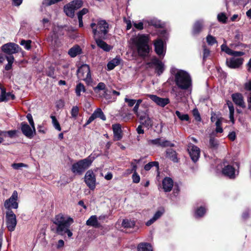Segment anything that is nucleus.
<instances>
[{"label":"nucleus","instance_id":"nucleus-15","mask_svg":"<svg viewBox=\"0 0 251 251\" xmlns=\"http://www.w3.org/2000/svg\"><path fill=\"white\" fill-rule=\"evenodd\" d=\"M188 151L192 161L194 162H197L200 156V149L196 146L190 144L188 147Z\"/></svg>","mask_w":251,"mask_h":251},{"label":"nucleus","instance_id":"nucleus-1","mask_svg":"<svg viewBox=\"0 0 251 251\" xmlns=\"http://www.w3.org/2000/svg\"><path fill=\"white\" fill-rule=\"evenodd\" d=\"M73 222V218L62 214L56 215L53 220V223L57 226L56 232L61 235L67 234L68 237H71L73 235L69 227Z\"/></svg>","mask_w":251,"mask_h":251},{"label":"nucleus","instance_id":"nucleus-14","mask_svg":"<svg viewBox=\"0 0 251 251\" xmlns=\"http://www.w3.org/2000/svg\"><path fill=\"white\" fill-rule=\"evenodd\" d=\"M19 48V46L17 44L14 43H8L1 47V50L3 52L11 55L17 53Z\"/></svg>","mask_w":251,"mask_h":251},{"label":"nucleus","instance_id":"nucleus-18","mask_svg":"<svg viewBox=\"0 0 251 251\" xmlns=\"http://www.w3.org/2000/svg\"><path fill=\"white\" fill-rule=\"evenodd\" d=\"M155 51L160 57H164L165 54V50L163 41L160 39H157L154 43Z\"/></svg>","mask_w":251,"mask_h":251},{"label":"nucleus","instance_id":"nucleus-51","mask_svg":"<svg viewBox=\"0 0 251 251\" xmlns=\"http://www.w3.org/2000/svg\"><path fill=\"white\" fill-rule=\"evenodd\" d=\"M221 50L226 53L228 55H230L231 53L232 50L229 49L226 44H224L222 45Z\"/></svg>","mask_w":251,"mask_h":251},{"label":"nucleus","instance_id":"nucleus-24","mask_svg":"<svg viewBox=\"0 0 251 251\" xmlns=\"http://www.w3.org/2000/svg\"><path fill=\"white\" fill-rule=\"evenodd\" d=\"M165 212V210L163 208H161L159 209H158L153 215L152 217L148 221L146 225L147 226H150L153 223H154L155 221H156L157 220L160 219L161 216L163 215V214Z\"/></svg>","mask_w":251,"mask_h":251},{"label":"nucleus","instance_id":"nucleus-13","mask_svg":"<svg viewBox=\"0 0 251 251\" xmlns=\"http://www.w3.org/2000/svg\"><path fill=\"white\" fill-rule=\"evenodd\" d=\"M224 167L222 169V173L224 175L230 178H234L236 176L235 168L231 165L228 164L227 162H223Z\"/></svg>","mask_w":251,"mask_h":251},{"label":"nucleus","instance_id":"nucleus-37","mask_svg":"<svg viewBox=\"0 0 251 251\" xmlns=\"http://www.w3.org/2000/svg\"><path fill=\"white\" fill-rule=\"evenodd\" d=\"M206 212V209L204 207L201 206L195 211V216L196 218H200L202 217Z\"/></svg>","mask_w":251,"mask_h":251},{"label":"nucleus","instance_id":"nucleus-7","mask_svg":"<svg viewBox=\"0 0 251 251\" xmlns=\"http://www.w3.org/2000/svg\"><path fill=\"white\" fill-rule=\"evenodd\" d=\"M18 195L17 191H14L11 196L4 202V207L9 210L11 209H17L18 208Z\"/></svg>","mask_w":251,"mask_h":251},{"label":"nucleus","instance_id":"nucleus-28","mask_svg":"<svg viewBox=\"0 0 251 251\" xmlns=\"http://www.w3.org/2000/svg\"><path fill=\"white\" fill-rule=\"evenodd\" d=\"M232 98L233 102L241 107H245V104L243 96L239 93L233 94L232 95Z\"/></svg>","mask_w":251,"mask_h":251},{"label":"nucleus","instance_id":"nucleus-8","mask_svg":"<svg viewBox=\"0 0 251 251\" xmlns=\"http://www.w3.org/2000/svg\"><path fill=\"white\" fill-rule=\"evenodd\" d=\"M6 220L7 227L10 231L15 230L17 225V220L15 214L12 210L7 211L6 213Z\"/></svg>","mask_w":251,"mask_h":251},{"label":"nucleus","instance_id":"nucleus-27","mask_svg":"<svg viewBox=\"0 0 251 251\" xmlns=\"http://www.w3.org/2000/svg\"><path fill=\"white\" fill-rule=\"evenodd\" d=\"M97 46L102 49L105 51H109L112 49V47L108 45L106 43L102 40V38H97L94 39Z\"/></svg>","mask_w":251,"mask_h":251},{"label":"nucleus","instance_id":"nucleus-32","mask_svg":"<svg viewBox=\"0 0 251 251\" xmlns=\"http://www.w3.org/2000/svg\"><path fill=\"white\" fill-rule=\"evenodd\" d=\"M81 49L79 46L75 45L71 48L68 51V54L72 57H75L77 55L80 54Z\"/></svg>","mask_w":251,"mask_h":251},{"label":"nucleus","instance_id":"nucleus-35","mask_svg":"<svg viewBox=\"0 0 251 251\" xmlns=\"http://www.w3.org/2000/svg\"><path fill=\"white\" fill-rule=\"evenodd\" d=\"M142 99H138L137 100H136L135 105L134 107L133 108V111L134 113L137 116L138 115H140V114L144 113V111H139V107L140 104L142 103Z\"/></svg>","mask_w":251,"mask_h":251},{"label":"nucleus","instance_id":"nucleus-30","mask_svg":"<svg viewBox=\"0 0 251 251\" xmlns=\"http://www.w3.org/2000/svg\"><path fill=\"white\" fill-rule=\"evenodd\" d=\"M219 141L214 137V133L211 134L209 136L208 148L212 150H217L219 147Z\"/></svg>","mask_w":251,"mask_h":251},{"label":"nucleus","instance_id":"nucleus-43","mask_svg":"<svg viewBox=\"0 0 251 251\" xmlns=\"http://www.w3.org/2000/svg\"><path fill=\"white\" fill-rule=\"evenodd\" d=\"M206 39L207 44L210 46H212L214 44L217 43L216 38L211 35H207V36L206 38Z\"/></svg>","mask_w":251,"mask_h":251},{"label":"nucleus","instance_id":"nucleus-42","mask_svg":"<svg viewBox=\"0 0 251 251\" xmlns=\"http://www.w3.org/2000/svg\"><path fill=\"white\" fill-rule=\"evenodd\" d=\"M227 105L229 110V118L231 121H232L234 119V108L231 102H227Z\"/></svg>","mask_w":251,"mask_h":251},{"label":"nucleus","instance_id":"nucleus-47","mask_svg":"<svg viewBox=\"0 0 251 251\" xmlns=\"http://www.w3.org/2000/svg\"><path fill=\"white\" fill-rule=\"evenodd\" d=\"M31 41L30 40H22L20 44L23 46H24L26 50H29L30 49V44Z\"/></svg>","mask_w":251,"mask_h":251},{"label":"nucleus","instance_id":"nucleus-64","mask_svg":"<svg viewBox=\"0 0 251 251\" xmlns=\"http://www.w3.org/2000/svg\"><path fill=\"white\" fill-rule=\"evenodd\" d=\"M172 90L175 93L176 97L181 98L183 95V93L181 91L177 92L175 88H173Z\"/></svg>","mask_w":251,"mask_h":251},{"label":"nucleus","instance_id":"nucleus-25","mask_svg":"<svg viewBox=\"0 0 251 251\" xmlns=\"http://www.w3.org/2000/svg\"><path fill=\"white\" fill-rule=\"evenodd\" d=\"M112 129L115 140H120L123 137L121 125L119 124L113 125Z\"/></svg>","mask_w":251,"mask_h":251},{"label":"nucleus","instance_id":"nucleus-21","mask_svg":"<svg viewBox=\"0 0 251 251\" xmlns=\"http://www.w3.org/2000/svg\"><path fill=\"white\" fill-rule=\"evenodd\" d=\"M147 96L157 105L161 107H164L170 102L168 98H162L157 97L156 95L151 94H148Z\"/></svg>","mask_w":251,"mask_h":251},{"label":"nucleus","instance_id":"nucleus-20","mask_svg":"<svg viewBox=\"0 0 251 251\" xmlns=\"http://www.w3.org/2000/svg\"><path fill=\"white\" fill-rule=\"evenodd\" d=\"M243 62V59L242 58H235L232 57L230 59H227L226 64L227 66L232 69L239 68Z\"/></svg>","mask_w":251,"mask_h":251},{"label":"nucleus","instance_id":"nucleus-17","mask_svg":"<svg viewBox=\"0 0 251 251\" xmlns=\"http://www.w3.org/2000/svg\"><path fill=\"white\" fill-rule=\"evenodd\" d=\"M137 117L139 118L140 124L148 128H151L152 126V121L148 116L146 112H145Z\"/></svg>","mask_w":251,"mask_h":251},{"label":"nucleus","instance_id":"nucleus-26","mask_svg":"<svg viewBox=\"0 0 251 251\" xmlns=\"http://www.w3.org/2000/svg\"><path fill=\"white\" fill-rule=\"evenodd\" d=\"M86 225L95 228H100L101 226L100 223L98 221L96 215L91 216L86 221Z\"/></svg>","mask_w":251,"mask_h":251},{"label":"nucleus","instance_id":"nucleus-63","mask_svg":"<svg viewBox=\"0 0 251 251\" xmlns=\"http://www.w3.org/2000/svg\"><path fill=\"white\" fill-rule=\"evenodd\" d=\"M16 132H17L16 130H9L8 131H6V134H8V135L10 138H12L16 134Z\"/></svg>","mask_w":251,"mask_h":251},{"label":"nucleus","instance_id":"nucleus-9","mask_svg":"<svg viewBox=\"0 0 251 251\" xmlns=\"http://www.w3.org/2000/svg\"><path fill=\"white\" fill-rule=\"evenodd\" d=\"M77 76L85 81H90L91 76L89 66L87 64L82 65L77 70Z\"/></svg>","mask_w":251,"mask_h":251},{"label":"nucleus","instance_id":"nucleus-4","mask_svg":"<svg viewBox=\"0 0 251 251\" xmlns=\"http://www.w3.org/2000/svg\"><path fill=\"white\" fill-rule=\"evenodd\" d=\"M94 39L97 38L105 39L109 29V24L103 20H99L97 23H92L90 25Z\"/></svg>","mask_w":251,"mask_h":251},{"label":"nucleus","instance_id":"nucleus-39","mask_svg":"<svg viewBox=\"0 0 251 251\" xmlns=\"http://www.w3.org/2000/svg\"><path fill=\"white\" fill-rule=\"evenodd\" d=\"M85 91L86 90L83 84L81 83L77 84L75 88V93L77 96H80L81 92H85Z\"/></svg>","mask_w":251,"mask_h":251},{"label":"nucleus","instance_id":"nucleus-12","mask_svg":"<svg viewBox=\"0 0 251 251\" xmlns=\"http://www.w3.org/2000/svg\"><path fill=\"white\" fill-rule=\"evenodd\" d=\"M148 143L150 145L156 146L161 147H173L174 145L169 141L165 140L161 138H158L154 139L148 140Z\"/></svg>","mask_w":251,"mask_h":251},{"label":"nucleus","instance_id":"nucleus-36","mask_svg":"<svg viewBox=\"0 0 251 251\" xmlns=\"http://www.w3.org/2000/svg\"><path fill=\"white\" fill-rule=\"evenodd\" d=\"M122 225L125 228H131L135 226V222L128 219H125L123 220Z\"/></svg>","mask_w":251,"mask_h":251},{"label":"nucleus","instance_id":"nucleus-40","mask_svg":"<svg viewBox=\"0 0 251 251\" xmlns=\"http://www.w3.org/2000/svg\"><path fill=\"white\" fill-rule=\"evenodd\" d=\"M50 118L52 120V123L54 127L58 131H61V128L60 126V124L59 122H58L57 120L56 119V117L54 116L51 115L50 116Z\"/></svg>","mask_w":251,"mask_h":251},{"label":"nucleus","instance_id":"nucleus-48","mask_svg":"<svg viewBox=\"0 0 251 251\" xmlns=\"http://www.w3.org/2000/svg\"><path fill=\"white\" fill-rule=\"evenodd\" d=\"M124 100L129 107L133 106L136 102L135 100L129 99L127 96H126Z\"/></svg>","mask_w":251,"mask_h":251},{"label":"nucleus","instance_id":"nucleus-50","mask_svg":"<svg viewBox=\"0 0 251 251\" xmlns=\"http://www.w3.org/2000/svg\"><path fill=\"white\" fill-rule=\"evenodd\" d=\"M210 55V50L205 45L203 46V59H206Z\"/></svg>","mask_w":251,"mask_h":251},{"label":"nucleus","instance_id":"nucleus-46","mask_svg":"<svg viewBox=\"0 0 251 251\" xmlns=\"http://www.w3.org/2000/svg\"><path fill=\"white\" fill-rule=\"evenodd\" d=\"M89 12L87 8H83L77 13V18L82 19L83 15L86 14Z\"/></svg>","mask_w":251,"mask_h":251},{"label":"nucleus","instance_id":"nucleus-2","mask_svg":"<svg viewBox=\"0 0 251 251\" xmlns=\"http://www.w3.org/2000/svg\"><path fill=\"white\" fill-rule=\"evenodd\" d=\"M132 44L137 50L138 55L141 57L147 56L150 52L149 46V36L146 34H138L131 39Z\"/></svg>","mask_w":251,"mask_h":251},{"label":"nucleus","instance_id":"nucleus-41","mask_svg":"<svg viewBox=\"0 0 251 251\" xmlns=\"http://www.w3.org/2000/svg\"><path fill=\"white\" fill-rule=\"evenodd\" d=\"M176 114L181 121H188L189 119V117L188 114H182L179 111H176Z\"/></svg>","mask_w":251,"mask_h":251},{"label":"nucleus","instance_id":"nucleus-10","mask_svg":"<svg viewBox=\"0 0 251 251\" xmlns=\"http://www.w3.org/2000/svg\"><path fill=\"white\" fill-rule=\"evenodd\" d=\"M85 182L87 186L92 190L95 189L96 184V176L92 170H88L85 175Z\"/></svg>","mask_w":251,"mask_h":251},{"label":"nucleus","instance_id":"nucleus-34","mask_svg":"<svg viewBox=\"0 0 251 251\" xmlns=\"http://www.w3.org/2000/svg\"><path fill=\"white\" fill-rule=\"evenodd\" d=\"M138 251H152L151 245L149 243H141L138 246Z\"/></svg>","mask_w":251,"mask_h":251},{"label":"nucleus","instance_id":"nucleus-19","mask_svg":"<svg viewBox=\"0 0 251 251\" xmlns=\"http://www.w3.org/2000/svg\"><path fill=\"white\" fill-rule=\"evenodd\" d=\"M99 118L103 121L106 120V117L105 116L103 112L100 108H97L92 115L89 117L88 120L86 123V125H88L92 122L95 119Z\"/></svg>","mask_w":251,"mask_h":251},{"label":"nucleus","instance_id":"nucleus-52","mask_svg":"<svg viewBox=\"0 0 251 251\" xmlns=\"http://www.w3.org/2000/svg\"><path fill=\"white\" fill-rule=\"evenodd\" d=\"M79 109L76 106H73L71 110V115L74 118H76L78 114Z\"/></svg>","mask_w":251,"mask_h":251},{"label":"nucleus","instance_id":"nucleus-5","mask_svg":"<svg viewBox=\"0 0 251 251\" xmlns=\"http://www.w3.org/2000/svg\"><path fill=\"white\" fill-rule=\"evenodd\" d=\"M93 159L91 156L81 160L72 165V171L75 174H81L91 164Z\"/></svg>","mask_w":251,"mask_h":251},{"label":"nucleus","instance_id":"nucleus-16","mask_svg":"<svg viewBox=\"0 0 251 251\" xmlns=\"http://www.w3.org/2000/svg\"><path fill=\"white\" fill-rule=\"evenodd\" d=\"M21 130L26 137L30 139H31L36 133L35 127L34 129L31 126L24 122L21 123Z\"/></svg>","mask_w":251,"mask_h":251},{"label":"nucleus","instance_id":"nucleus-31","mask_svg":"<svg viewBox=\"0 0 251 251\" xmlns=\"http://www.w3.org/2000/svg\"><path fill=\"white\" fill-rule=\"evenodd\" d=\"M121 62L120 57L116 56L115 58L109 61L107 65L108 70H113L116 66H118Z\"/></svg>","mask_w":251,"mask_h":251},{"label":"nucleus","instance_id":"nucleus-60","mask_svg":"<svg viewBox=\"0 0 251 251\" xmlns=\"http://www.w3.org/2000/svg\"><path fill=\"white\" fill-rule=\"evenodd\" d=\"M244 86L245 89L251 93V79L246 82Z\"/></svg>","mask_w":251,"mask_h":251},{"label":"nucleus","instance_id":"nucleus-22","mask_svg":"<svg viewBox=\"0 0 251 251\" xmlns=\"http://www.w3.org/2000/svg\"><path fill=\"white\" fill-rule=\"evenodd\" d=\"M0 89L1 93L0 95V102L7 101L9 100H14L15 96L14 94L6 92L5 89L3 88L0 84Z\"/></svg>","mask_w":251,"mask_h":251},{"label":"nucleus","instance_id":"nucleus-3","mask_svg":"<svg viewBox=\"0 0 251 251\" xmlns=\"http://www.w3.org/2000/svg\"><path fill=\"white\" fill-rule=\"evenodd\" d=\"M174 79L178 88L187 90L191 88L192 79L190 75L183 70H177L174 73Z\"/></svg>","mask_w":251,"mask_h":251},{"label":"nucleus","instance_id":"nucleus-23","mask_svg":"<svg viewBox=\"0 0 251 251\" xmlns=\"http://www.w3.org/2000/svg\"><path fill=\"white\" fill-rule=\"evenodd\" d=\"M174 186L173 179L168 177H165L162 180V188L166 192H170Z\"/></svg>","mask_w":251,"mask_h":251},{"label":"nucleus","instance_id":"nucleus-45","mask_svg":"<svg viewBox=\"0 0 251 251\" xmlns=\"http://www.w3.org/2000/svg\"><path fill=\"white\" fill-rule=\"evenodd\" d=\"M11 166L15 170H20L23 167H28L27 165L23 163H13L11 165Z\"/></svg>","mask_w":251,"mask_h":251},{"label":"nucleus","instance_id":"nucleus-54","mask_svg":"<svg viewBox=\"0 0 251 251\" xmlns=\"http://www.w3.org/2000/svg\"><path fill=\"white\" fill-rule=\"evenodd\" d=\"M105 88V85L104 83L100 82L98 85L94 88V91L96 92H97L99 90H103Z\"/></svg>","mask_w":251,"mask_h":251},{"label":"nucleus","instance_id":"nucleus-38","mask_svg":"<svg viewBox=\"0 0 251 251\" xmlns=\"http://www.w3.org/2000/svg\"><path fill=\"white\" fill-rule=\"evenodd\" d=\"M6 58L7 61H8V63L5 65V69L7 71H8L12 68V65L14 60V58L12 55L7 56Z\"/></svg>","mask_w":251,"mask_h":251},{"label":"nucleus","instance_id":"nucleus-6","mask_svg":"<svg viewBox=\"0 0 251 251\" xmlns=\"http://www.w3.org/2000/svg\"><path fill=\"white\" fill-rule=\"evenodd\" d=\"M82 1L81 0H73L64 6V11L68 17L73 18L75 15L76 10L82 6Z\"/></svg>","mask_w":251,"mask_h":251},{"label":"nucleus","instance_id":"nucleus-61","mask_svg":"<svg viewBox=\"0 0 251 251\" xmlns=\"http://www.w3.org/2000/svg\"><path fill=\"white\" fill-rule=\"evenodd\" d=\"M108 218L107 215H101L98 217V221L100 222H103L106 219Z\"/></svg>","mask_w":251,"mask_h":251},{"label":"nucleus","instance_id":"nucleus-57","mask_svg":"<svg viewBox=\"0 0 251 251\" xmlns=\"http://www.w3.org/2000/svg\"><path fill=\"white\" fill-rule=\"evenodd\" d=\"M133 26L138 30H142L144 28L143 23L141 22L139 23L134 22Z\"/></svg>","mask_w":251,"mask_h":251},{"label":"nucleus","instance_id":"nucleus-53","mask_svg":"<svg viewBox=\"0 0 251 251\" xmlns=\"http://www.w3.org/2000/svg\"><path fill=\"white\" fill-rule=\"evenodd\" d=\"M217 18L219 21L223 22L224 23L226 22L227 19L226 15L223 13H221L219 14L217 16Z\"/></svg>","mask_w":251,"mask_h":251},{"label":"nucleus","instance_id":"nucleus-44","mask_svg":"<svg viewBox=\"0 0 251 251\" xmlns=\"http://www.w3.org/2000/svg\"><path fill=\"white\" fill-rule=\"evenodd\" d=\"M153 166H155L158 168V163L156 161L149 162L145 165L144 169L146 171H149Z\"/></svg>","mask_w":251,"mask_h":251},{"label":"nucleus","instance_id":"nucleus-29","mask_svg":"<svg viewBox=\"0 0 251 251\" xmlns=\"http://www.w3.org/2000/svg\"><path fill=\"white\" fill-rule=\"evenodd\" d=\"M203 26V20H199L195 22L193 25L192 33L193 35H198L202 30Z\"/></svg>","mask_w":251,"mask_h":251},{"label":"nucleus","instance_id":"nucleus-59","mask_svg":"<svg viewBox=\"0 0 251 251\" xmlns=\"http://www.w3.org/2000/svg\"><path fill=\"white\" fill-rule=\"evenodd\" d=\"M193 113L195 119L198 121H200L201 118L198 110L197 109H194L193 111Z\"/></svg>","mask_w":251,"mask_h":251},{"label":"nucleus","instance_id":"nucleus-33","mask_svg":"<svg viewBox=\"0 0 251 251\" xmlns=\"http://www.w3.org/2000/svg\"><path fill=\"white\" fill-rule=\"evenodd\" d=\"M167 157L170 158L174 162H177L178 159L176 156V152L172 149H169L166 151Z\"/></svg>","mask_w":251,"mask_h":251},{"label":"nucleus","instance_id":"nucleus-49","mask_svg":"<svg viewBox=\"0 0 251 251\" xmlns=\"http://www.w3.org/2000/svg\"><path fill=\"white\" fill-rule=\"evenodd\" d=\"M216 133H222L223 131V128L221 127V121L220 119H218L216 122Z\"/></svg>","mask_w":251,"mask_h":251},{"label":"nucleus","instance_id":"nucleus-56","mask_svg":"<svg viewBox=\"0 0 251 251\" xmlns=\"http://www.w3.org/2000/svg\"><path fill=\"white\" fill-rule=\"evenodd\" d=\"M26 118L29 122L30 125L32 127V128H33L34 129L35 125H34V121H33L31 114H27L26 115Z\"/></svg>","mask_w":251,"mask_h":251},{"label":"nucleus","instance_id":"nucleus-11","mask_svg":"<svg viewBox=\"0 0 251 251\" xmlns=\"http://www.w3.org/2000/svg\"><path fill=\"white\" fill-rule=\"evenodd\" d=\"M147 64L150 67L154 66L155 71L159 75L162 74L165 69L164 63L156 57H153Z\"/></svg>","mask_w":251,"mask_h":251},{"label":"nucleus","instance_id":"nucleus-55","mask_svg":"<svg viewBox=\"0 0 251 251\" xmlns=\"http://www.w3.org/2000/svg\"><path fill=\"white\" fill-rule=\"evenodd\" d=\"M133 182L138 183L140 182V177L137 172H134L132 176Z\"/></svg>","mask_w":251,"mask_h":251},{"label":"nucleus","instance_id":"nucleus-58","mask_svg":"<svg viewBox=\"0 0 251 251\" xmlns=\"http://www.w3.org/2000/svg\"><path fill=\"white\" fill-rule=\"evenodd\" d=\"M244 54V52L243 51H234L232 50L230 55H232L234 57L241 56Z\"/></svg>","mask_w":251,"mask_h":251},{"label":"nucleus","instance_id":"nucleus-62","mask_svg":"<svg viewBox=\"0 0 251 251\" xmlns=\"http://www.w3.org/2000/svg\"><path fill=\"white\" fill-rule=\"evenodd\" d=\"M160 36L164 40L168 37V33L165 30H162L160 32Z\"/></svg>","mask_w":251,"mask_h":251}]
</instances>
